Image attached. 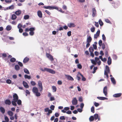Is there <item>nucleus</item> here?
Segmentation results:
<instances>
[{"instance_id": "obj_3", "label": "nucleus", "mask_w": 122, "mask_h": 122, "mask_svg": "<svg viewBox=\"0 0 122 122\" xmlns=\"http://www.w3.org/2000/svg\"><path fill=\"white\" fill-rule=\"evenodd\" d=\"M46 57L51 61H52L54 60V59L53 56L49 53L46 52Z\"/></svg>"}, {"instance_id": "obj_51", "label": "nucleus", "mask_w": 122, "mask_h": 122, "mask_svg": "<svg viewBox=\"0 0 122 122\" xmlns=\"http://www.w3.org/2000/svg\"><path fill=\"white\" fill-rule=\"evenodd\" d=\"M102 41L101 40H99V41L98 44H99V46H101L102 45Z\"/></svg>"}, {"instance_id": "obj_60", "label": "nucleus", "mask_w": 122, "mask_h": 122, "mask_svg": "<svg viewBox=\"0 0 122 122\" xmlns=\"http://www.w3.org/2000/svg\"><path fill=\"white\" fill-rule=\"evenodd\" d=\"M52 111H48V113L46 114V115H47L48 116H49L50 115V114L52 112Z\"/></svg>"}, {"instance_id": "obj_40", "label": "nucleus", "mask_w": 122, "mask_h": 122, "mask_svg": "<svg viewBox=\"0 0 122 122\" xmlns=\"http://www.w3.org/2000/svg\"><path fill=\"white\" fill-rule=\"evenodd\" d=\"M2 56L3 58H5L7 56V55L5 53H3L0 54Z\"/></svg>"}, {"instance_id": "obj_57", "label": "nucleus", "mask_w": 122, "mask_h": 122, "mask_svg": "<svg viewBox=\"0 0 122 122\" xmlns=\"http://www.w3.org/2000/svg\"><path fill=\"white\" fill-rule=\"evenodd\" d=\"M113 58L114 59L116 60L117 58V56L115 55H113Z\"/></svg>"}, {"instance_id": "obj_18", "label": "nucleus", "mask_w": 122, "mask_h": 122, "mask_svg": "<svg viewBox=\"0 0 122 122\" xmlns=\"http://www.w3.org/2000/svg\"><path fill=\"white\" fill-rule=\"evenodd\" d=\"M15 14L17 15H20L21 13V10H19L15 11Z\"/></svg>"}, {"instance_id": "obj_46", "label": "nucleus", "mask_w": 122, "mask_h": 122, "mask_svg": "<svg viewBox=\"0 0 122 122\" xmlns=\"http://www.w3.org/2000/svg\"><path fill=\"white\" fill-rule=\"evenodd\" d=\"M11 81L10 79H7L6 80V82L7 84H10L11 83Z\"/></svg>"}, {"instance_id": "obj_43", "label": "nucleus", "mask_w": 122, "mask_h": 122, "mask_svg": "<svg viewBox=\"0 0 122 122\" xmlns=\"http://www.w3.org/2000/svg\"><path fill=\"white\" fill-rule=\"evenodd\" d=\"M14 6L12 5L9 6V7H8L7 8H6V9H8L9 8V9H14Z\"/></svg>"}, {"instance_id": "obj_48", "label": "nucleus", "mask_w": 122, "mask_h": 122, "mask_svg": "<svg viewBox=\"0 0 122 122\" xmlns=\"http://www.w3.org/2000/svg\"><path fill=\"white\" fill-rule=\"evenodd\" d=\"M97 67H94L93 68V71L92 72V73H94L96 72V71L97 69Z\"/></svg>"}, {"instance_id": "obj_54", "label": "nucleus", "mask_w": 122, "mask_h": 122, "mask_svg": "<svg viewBox=\"0 0 122 122\" xmlns=\"http://www.w3.org/2000/svg\"><path fill=\"white\" fill-rule=\"evenodd\" d=\"M37 97H39L40 96L41 94L40 93L38 92L35 93Z\"/></svg>"}, {"instance_id": "obj_53", "label": "nucleus", "mask_w": 122, "mask_h": 122, "mask_svg": "<svg viewBox=\"0 0 122 122\" xmlns=\"http://www.w3.org/2000/svg\"><path fill=\"white\" fill-rule=\"evenodd\" d=\"M102 37L103 40L104 41H105L106 40V38L104 34H103L102 35Z\"/></svg>"}, {"instance_id": "obj_23", "label": "nucleus", "mask_w": 122, "mask_h": 122, "mask_svg": "<svg viewBox=\"0 0 122 122\" xmlns=\"http://www.w3.org/2000/svg\"><path fill=\"white\" fill-rule=\"evenodd\" d=\"M29 60V58L27 57L25 58L23 60V62L24 63H26Z\"/></svg>"}, {"instance_id": "obj_30", "label": "nucleus", "mask_w": 122, "mask_h": 122, "mask_svg": "<svg viewBox=\"0 0 122 122\" xmlns=\"http://www.w3.org/2000/svg\"><path fill=\"white\" fill-rule=\"evenodd\" d=\"M24 77L25 79H29L31 78V76H28L27 75L25 74L24 75Z\"/></svg>"}, {"instance_id": "obj_52", "label": "nucleus", "mask_w": 122, "mask_h": 122, "mask_svg": "<svg viewBox=\"0 0 122 122\" xmlns=\"http://www.w3.org/2000/svg\"><path fill=\"white\" fill-rule=\"evenodd\" d=\"M52 9H55L57 10H58V8L56 6H52Z\"/></svg>"}, {"instance_id": "obj_62", "label": "nucleus", "mask_w": 122, "mask_h": 122, "mask_svg": "<svg viewBox=\"0 0 122 122\" xmlns=\"http://www.w3.org/2000/svg\"><path fill=\"white\" fill-rule=\"evenodd\" d=\"M5 121H6V122H8L9 121V118H8V117L6 116L5 117Z\"/></svg>"}, {"instance_id": "obj_33", "label": "nucleus", "mask_w": 122, "mask_h": 122, "mask_svg": "<svg viewBox=\"0 0 122 122\" xmlns=\"http://www.w3.org/2000/svg\"><path fill=\"white\" fill-rule=\"evenodd\" d=\"M8 114L10 116H12L13 114V112L10 111H9L8 112Z\"/></svg>"}, {"instance_id": "obj_11", "label": "nucleus", "mask_w": 122, "mask_h": 122, "mask_svg": "<svg viewBox=\"0 0 122 122\" xmlns=\"http://www.w3.org/2000/svg\"><path fill=\"white\" fill-rule=\"evenodd\" d=\"M122 94L121 93L115 94L113 95V96L115 97H121Z\"/></svg>"}, {"instance_id": "obj_27", "label": "nucleus", "mask_w": 122, "mask_h": 122, "mask_svg": "<svg viewBox=\"0 0 122 122\" xmlns=\"http://www.w3.org/2000/svg\"><path fill=\"white\" fill-rule=\"evenodd\" d=\"M43 8L45 9H49L50 10H52V6H43Z\"/></svg>"}, {"instance_id": "obj_50", "label": "nucleus", "mask_w": 122, "mask_h": 122, "mask_svg": "<svg viewBox=\"0 0 122 122\" xmlns=\"http://www.w3.org/2000/svg\"><path fill=\"white\" fill-rule=\"evenodd\" d=\"M35 30V28L34 27H31L29 29L30 31H34Z\"/></svg>"}, {"instance_id": "obj_32", "label": "nucleus", "mask_w": 122, "mask_h": 122, "mask_svg": "<svg viewBox=\"0 0 122 122\" xmlns=\"http://www.w3.org/2000/svg\"><path fill=\"white\" fill-rule=\"evenodd\" d=\"M94 117L92 116H91L89 118V120L90 122L93 121L94 119Z\"/></svg>"}, {"instance_id": "obj_25", "label": "nucleus", "mask_w": 122, "mask_h": 122, "mask_svg": "<svg viewBox=\"0 0 122 122\" xmlns=\"http://www.w3.org/2000/svg\"><path fill=\"white\" fill-rule=\"evenodd\" d=\"M79 74L82 77V81H86V78L84 77L82 75L81 73H79Z\"/></svg>"}, {"instance_id": "obj_37", "label": "nucleus", "mask_w": 122, "mask_h": 122, "mask_svg": "<svg viewBox=\"0 0 122 122\" xmlns=\"http://www.w3.org/2000/svg\"><path fill=\"white\" fill-rule=\"evenodd\" d=\"M52 89L53 90V92H55L56 91V86H52Z\"/></svg>"}, {"instance_id": "obj_16", "label": "nucleus", "mask_w": 122, "mask_h": 122, "mask_svg": "<svg viewBox=\"0 0 122 122\" xmlns=\"http://www.w3.org/2000/svg\"><path fill=\"white\" fill-rule=\"evenodd\" d=\"M107 63L108 65H110L111 64L112 59L110 56L108 57Z\"/></svg>"}, {"instance_id": "obj_49", "label": "nucleus", "mask_w": 122, "mask_h": 122, "mask_svg": "<svg viewBox=\"0 0 122 122\" xmlns=\"http://www.w3.org/2000/svg\"><path fill=\"white\" fill-rule=\"evenodd\" d=\"M91 31L92 32H94L95 30V27L93 26L91 28Z\"/></svg>"}, {"instance_id": "obj_58", "label": "nucleus", "mask_w": 122, "mask_h": 122, "mask_svg": "<svg viewBox=\"0 0 122 122\" xmlns=\"http://www.w3.org/2000/svg\"><path fill=\"white\" fill-rule=\"evenodd\" d=\"M94 105L96 107H97L99 105V104L98 103L95 102L94 103Z\"/></svg>"}, {"instance_id": "obj_20", "label": "nucleus", "mask_w": 122, "mask_h": 122, "mask_svg": "<svg viewBox=\"0 0 122 122\" xmlns=\"http://www.w3.org/2000/svg\"><path fill=\"white\" fill-rule=\"evenodd\" d=\"M92 39L91 37L90 36H89L87 39V42L90 43L91 42Z\"/></svg>"}, {"instance_id": "obj_61", "label": "nucleus", "mask_w": 122, "mask_h": 122, "mask_svg": "<svg viewBox=\"0 0 122 122\" xmlns=\"http://www.w3.org/2000/svg\"><path fill=\"white\" fill-rule=\"evenodd\" d=\"M55 107L54 106L52 105L50 106V108L52 110H54Z\"/></svg>"}, {"instance_id": "obj_5", "label": "nucleus", "mask_w": 122, "mask_h": 122, "mask_svg": "<svg viewBox=\"0 0 122 122\" xmlns=\"http://www.w3.org/2000/svg\"><path fill=\"white\" fill-rule=\"evenodd\" d=\"M72 104L73 105H76L77 104V101L76 98H74L72 101Z\"/></svg>"}, {"instance_id": "obj_26", "label": "nucleus", "mask_w": 122, "mask_h": 122, "mask_svg": "<svg viewBox=\"0 0 122 122\" xmlns=\"http://www.w3.org/2000/svg\"><path fill=\"white\" fill-rule=\"evenodd\" d=\"M17 18V16L15 14H13L12 15L11 19L12 20H15Z\"/></svg>"}, {"instance_id": "obj_21", "label": "nucleus", "mask_w": 122, "mask_h": 122, "mask_svg": "<svg viewBox=\"0 0 122 122\" xmlns=\"http://www.w3.org/2000/svg\"><path fill=\"white\" fill-rule=\"evenodd\" d=\"M5 103L6 104L10 105L11 103V102L10 100L6 99L5 101Z\"/></svg>"}, {"instance_id": "obj_7", "label": "nucleus", "mask_w": 122, "mask_h": 122, "mask_svg": "<svg viewBox=\"0 0 122 122\" xmlns=\"http://www.w3.org/2000/svg\"><path fill=\"white\" fill-rule=\"evenodd\" d=\"M100 33V31L99 30H98L96 32V34H95L94 36V38L95 39H97L98 37L99 36Z\"/></svg>"}, {"instance_id": "obj_31", "label": "nucleus", "mask_w": 122, "mask_h": 122, "mask_svg": "<svg viewBox=\"0 0 122 122\" xmlns=\"http://www.w3.org/2000/svg\"><path fill=\"white\" fill-rule=\"evenodd\" d=\"M16 60V59L15 58L13 57L10 59V61L11 62H14Z\"/></svg>"}, {"instance_id": "obj_36", "label": "nucleus", "mask_w": 122, "mask_h": 122, "mask_svg": "<svg viewBox=\"0 0 122 122\" xmlns=\"http://www.w3.org/2000/svg\"><path fill=\"white\" fill-rule=\"evenodd\" d=\"M98 22L99 24L101 26H102L103 25V23L101 19L99 20Z\"/></svg>"}, {"instance_id": "obj_47", "label": "nucleus", "mask_w": 122, "mask_h": 122, "mask_svg": "<svg viewBox=\"0 0 122 122\" xmlns=\"http://www.w3.org/2000/svg\"><path fill=\"white\" fill-rule=\"evenodd\" d=\"M91 112H92L93 113H94L95 110H94V108L93 107H92L91 108Z\"/></svg>"}, {"instance_id": "obj_41", "label": "nucleus", "mask_w": 122, "mask_h": 122, "mask_svg": "<svg viewBox=\"0 0 122 122\" xmlns=\"http://www.w3.org/2000/svg\"><path fill=\"white\" fill-rule=\"evenodd\" d=\"M89 51L90 52H93L94 49L92 47H90L89 48Z\"/></svg>"}, {"instance_id": "obj_1", "label": "nucleus", "mask_w": 122, "mask_h": 122, "mask_svg": "<svg viewBox=\"0 0 122 122\" xmlns=\"http://www.w3.org/2000/svg\"><path fill=\"white\" fill-rule=\"evenodd\" d=\"M41 69L42 71L44 72L46 71L53 74H55L56 73V72L55 71L49 68H45L44 69Z\"/></svg>"}, {"instance_id": "obj_17", "label": "nucleus", "mask_w": 122, "mask_h": 122, "mask_svg": "<svg viewBox=\"0 0 122 122\" xmlns=\"http://www.w3.org/2000/svg\"><path fill=\"white\" fill-rule=\"evenodd\" d=\"M97 98L99 100H107L108 98H107L103 97H97Z\"/></svg>"}, {"instance_id": "obj_59", "label": "nucleus", "mask_w": 122, "mask_h": 122, "mask_svg": "<svg viewBox=\"0 0 122 122\" xmlns=\"http://www.w3.org/2000/svg\"><path fill=\"white\" fill-rule=\"evenodd\" d=\"M79 101L80 102L83 101L82 98L81 97H79Z\"/></svg>"}, {"instance_id": "obj_24", "label": "nucleus", "mask_w": 122, "mask_h": 122, "mask_svg": "<svg viewBox=\"0 0 122 122\" xmlns=\"http://www.w3.org/2000/svg\"><path fill=\"white\" fill-rule=\"evenodd\" d=\"M111 79L112 82L113 83L115 84L116 83V82L114 77H112L111 78Z\"/></svg>"}, {"instance_id": "obj_6", "label": "nucleus", "mask_w": 122, "mask_h": 122, "mask_svg": "<svg viewBox=\"0 0 122 122\" xmlns=\"http://www.w3.org/2000/svg\"><path fill=\"white\" fill-rule=\"evenodd\" d=\"M13 100L15 101H17L18 99V97L16 93H15L13 95Z\"/></svg>"}, {"instance_id": "obj_34", "label": "nucleus", "mask_w": 122, "mask_h": 122, "mask_svg": "<svg viewBox=\"0 0 122 122\" xmlns=\"http://www.w3.org/2000/svg\"><path fill=\"white\" fill-rule=\"evenodd\" d=\"M94 119L95 120H97L98 118V114H96L94 115Z\"/></svg>"}, {"instance_id": "obj_39", "label": "nucleus", "mask_w": 122, "mask_h": 122, "mask_svg": "<svg viewBox=\"0 0 122 122\" xmlns=\"http://www.w3.org/2000/svg\"><path fill=\"white\" fill-rule=\"evenodd\" d=\"M15 68L16 70H19L20 69V67L18 65H16L15 66Z\"/></svg>"}, {"instance_id": "obj_44", "label": "nucleus", "mask_w": 122, "mask_h": 122, "mask_svg": "<svg viewBox=\"0 0 122 122\" xmlns=\"http://www.w3.org/2000/svg\"><path fill=\"white\" fill-rule=\"evenodd\" d=\"M17 103L18 105H20L21 104V101L20 100H18L17 102Z\"/></svg>"}, {"instance_id": "obj_55", "label": "nucleus", "mask_w": 122, "mask_h": 122, "mask_svg": "<svg viewBox=\"0 0 122 122\" xmlns=\"http://www.w3.org/2000/svg\"><path fill=\"white\" fill-rule=\"evenodd\" d=\"M30 83L32 86H33L35 85L36 84L35 82L33 81H31Z\"/></svg>"}, {"instance_id": "obj_64", "label": "nucleus", "mask_w": 122, "mask_h": 122, "mask_svg": "<svg viewBox=\"0 0 122 122\" xmlns=\"http://www.w3.org/2000/svg\"><path fill=\"white\" fill-rule=\"evenodd\" d=\"M34 34V31H30L29 32L30 35L31 36L33 35Z\"/></svg>"}, {"instance_id": "obj_45", "label": "nucleus", "mask_w": 122, "mask_h": 122, "mask_svg": "<svg viewBox=\"0 0 122 122\" xmlns=\"http://www.w3.org/2000/svg\"><path fill=\"white\" fill-rule=\"evenodd\" d=\"M77 68L79 69H81L82 68V66L80 64H78L77 65Z\"/></svg>"}, {"instance_id": "obj_4", "label": "nucleus", "mask_w": 122, "mask_h": 122, "mask_svg": "<svg viewBox=\"0 0 122 122\" xmlns=\"http://www.w3.org/2000/svg\"><path fill=\"white\" fill-rule=\"evenodd\" d=\"M38 88L40 90L41 92L43 90V87L42 86V83L41 81H39L38 82Z\"/></svg>"}, {"instance_id": "obj_63", "label": "nucleus", "mask_w": 122, "mask_h": 122, "mask_svg": "<svg viewBox=\"0 0 122 122\" xmlns=\"http://www.w3.org/2000/svg\"><path fill=\"white\" fill-rule=\"evenodd\" d=\"M71 31H68L67 33V35L68 36H70L71 35Z\"/></svg>"}, {"instance_id": "obj_2", "label": "nucleus", "mask_w": 122, "mask_h": 122, "mask_svg": "<svg viewBox=\"0 0 122 122\" xmlns=\"http://www.w3.org/2000/svg\"><path fill=\"white\" fill-rule=\"evenodd\" d=\"M110 72V70L108 66L107 65L106 66L105 69V70L104 74L106 76V77L107 78L109 77L108 75V73Z\"/></svg>"}, {"instance_id": "obj_14", "label": "nucleus", "mask_w": 122, "mask_h": 122, "mask_svg": "<svg viewBox=\"0 0 122 122\" xmlns=\"http://www.w3.org/2000/svg\"><path fill=\"white\" fill-rule=\"evenodd\" d=\"M92 16L93 17H94L96 14V10L95 8H92Z\"/></svg>"}, {"instance_id": "obj_56", "label": "nucleus", "mask_w": 122, "mask_h": 122, "mask_svg": "<svg viewBox=\"0 0 122 122\" xmlns=\"http://www.w3.org/2000/svg\"><path fill=\"white\" fill-rule=\"evenodd\" d=\"M60 119L61 120H65V118L64 116H62L60 117Z\"/></svg>"}, {"instance_id": "obj_35", "label": "nucleus", "mask_w": 122, "mask_h": 122, "mask_svg": "<svg viewBox=\"0 0 122 122\" xmlns=\"http://www.w3.org/2000/svg\"><path fill=\"white\" fill-rule=\"evenodd\" d=\"M17 101H15L14 100L12 101L11 102L12 103V104L15 106H17V104L16 103V102H17Z\"/></svg>"}, {"instance_id": "obj_29", "label": "nucleus", "mask_w": 122, "mask_h": 122, "mask_svg": "<svg viewBox=\"0 0 122 122\" xmlns=\"http://www.w3.org/2000/svg\"><path fill=\"white\" fill-rule=\"evenodd\" d=\"M11 29V26L8 25L6 27V29L8 31L10 30Z\"/></svg>"}, {"instance_id": "obj_13", "label": "nucleus", "mask_w": 122, "mask_h": 122, "mask_svg": "<svg viewBox=\"0 0 122 122\" xmlns=\"http://www.w3.org/2000/svg\"><path fill=\"white\" fill-rule=\"evenodd\" d=\"M23 84L25 88H27L29 87V86L27 83L26 82L24 81H23Z\"/></svg>"}, {"instance_id": "obj_8", "label": "nucleus", "mask_w": 122, "mask_h": 122, "mask_svg": "<svg viewBox=\"0 0 122 122\" xmlns=\"http://www.w3.org/2000/svg\"><path fill=\"white\" fill-rule=\"evenodd\" d=\"M68 26L69 27H75L76 26L75 24L73 23H70L67 24Z\"/></svg>"}, {"instance_id": "obj_15", "label": "nucleus", "mask_w": 122, "mask_h": 122, "mask_svg": "<svg viewBox=\"0 0 122 122\" xmlns=\"http://www.w3.org/2000/svg\"><path fill=\"white\" fill-rule=\"evenodd\" d=\"M70 109V108L68 107H64V109L61 110V112L63 113H65L66 112L65 111L68 110Z\"/></svg>"}, {"instance_id": "obj_12", "label": "nucleus", "mask_w": 122, "mask_h": 122, "mask_svg": "<svg viewBox=\"0 0 122 122\" xmlns=\"http://www.w3.org/2000/svg\"><path fill=\"white\" fill-rule=\"evenodd\" d=\"M37 15L40 18H41L42 17V13L40 10H39L37 12Z\"/></svg>"}, {"instance_id": "obj_42", "label": "nucleus", "mask_w": 122, "mask_h": 122, "mask_svg": "<svg viewBox=\"0 0 122 122\" xmlns=\"http://www.w3.org/2000/svg\"><path fill=\"white\" fill-rule=\"evenodd\" d=\"M51 111V110L49 109L48 108H45L44 109V111L45 112H48V111Z\"/></svg>"}, {"instance_id": "obj_10", "label": "nucleus", "mask_w": 122, "mask_h": 122, "mask_svg": "<svg viewBox=\"0 0 122 122\" xmlns=\"http://www.w3.org/2000/svg\"><path fill=\"white\" fill-rule=\"evenodd\" d=\"M67 79L69 80L73 81L74 79L71 76L69 75H66V76Z\"/></svg>"}, {"instance_id": "obj_28", "label": "nucleus", "mask_w": 122, "mask_h": 122, "mask_svg": "<svg viewBox=\"0 0 122 122\" xmlns=\"http://www.w3.org/2000/svg\"><path fill=\"white\" fill-rule=\"evenodd\" d=\"M24 72L26 73L29 74L30 73L28 69H27L26 68H25L24 69Z\"/></svg>"}, {"instance_id": "obj_9", "label": "nucleus", "mask_w": 122, "mask_h": 122, "mask_svg": "<svg viewBox=\"0 0 122 122\" xmlns=\"http://www.w3.org/2000/svg\"><path fill=\"white\" fill-rule=\"evenodd\" d=\"M103 92L106 96L107 95V86L104 87L103 88Z\"/></svg>"}, {"instance_id": "obj_19", "label": "nucleus", "mask_w": 122, "mask_h": 122, "mask_svg": "<svg viewBox=\"0 0 122 122\" xmlns=\"http://www.w3.org/2000/svg\"><path fill=\"white\" fill-rule=\"evenodd\" d=\"M33 92L35 93L38 92V89L36 87H34L32 89Z\"/></svg>"}, {"instance_id": "obj_38", "label": "nucleus", "mask_w": 122, "mask_h": 122, "mask_svg": "<svg viewBox=\"0 0 122 122\" xmlns=\"http://www.w3.org/2000/svg\"><path fill=\"white\" fill-rule=\"evenodd\" d=\"M29 16L28 15H26L24 16V19L25 20H27L29 19Z\"/></svg>"}, {"instance_id": "obj_22", "label": "nucleus", "mask_w": 122, "mask_h": 122, "mask_svg": "<svg viewBox=\"0 0 122 122\" xmlns=\"http://www.w3.org/2000/svg\"><path fill=\"white\" fill-rule=\"evenodd\" d=\"M0 111L3 114H4L5 113V110L3 107H0Z\"/></svg>"}]
</instances>
